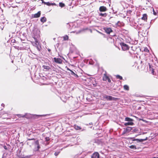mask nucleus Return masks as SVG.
Returning <instances> with one entry per match:
<instances>
[{
  "mask_svg": "<svg viewBox=\"0 0 158 158\" xmlns=\"http://www.w3.org/2000/svg\"><path fill=\"white\" fill-rule=\"evenodd\" d=\"M28 140L29 141H33L32 143H34V150L37 152V153L40 152L39 150L40 148V147L39 144V140H36L35 141V139L34 138L28 139Z\"/></svg>",
  "mask_w": 158,
  "mask_h": 158,
  "instance_id": "f257e3e1",
  "label": "nucleus"
},
{
  "mask_svg": "<svg viewBox=\"0 0 158 158\" xmlns=\"http://www.w3.org/2000/svg\"><path fill=\"white\" fill-rule=\"evenodd\" d=\"M129 139L130 141H132V143H135L137 145H139V143H142L144 141L147 140L148 139V138L146 137L144 139H136L135 137H130L129 138Z\"/></svg>",
  "mask_w": 158,
  "mask_h": 158,
  "instance_id": "f03ea898",
  "label": "nucleus"
},
{
  "mask_svg": "<svg viewBox=\"0 0 158 158\" xmlns=\"http://www.w3.org/2000/svg\"><path fill=\"white\" fill-rule=\"evenodd\" d=\"M31 42L33 46L36 48L39 52H41L42 48L41 46V43L39 40H35L34 41H31Z\"/></svg>",
  "mask_w": 158,
  "mask_h": 158,
  "instance_id": "7ed1b4c3",
  "label": "nucleus"
},
{
  "mask_svg": "<svg viewBox=\"0 0 158 158\" xmlns=\"http://www.w3.org/2000/svg\"><path fill=\"white\" fill-rule=\"evenodd\" d=\"M71 106L74 109H76L78 108L80 106V103L78 100L76 99L75 100H73L71 104Z\"/></svg>",
  "mask_w": 158,
  "mask_h": 158,
  "instance_id": "20e7f679",
  "label": "nucleus"
},
{
  "mask_svg": "<svg viewBox=\"0 0 158 158\" xmlns=\"http://www.w3.org/2000/svg\"><path fill=\"white\" fill-rule=\"evenodd\" d=\"M120 45L122 47V50L123 51L128 50L129 48V46L124 43H120Z\"/></svg>",
  "mask_w": 158,
  "mask_h": 158,
  "instance_id": "39448f33",
  "label": "nucleus"
},
{
  "mask_svg": "<svg viewBox=\"0 0 158 158\" xmlns=\"http://www.w3.org/2000/svg\"><path fill=\"white\" fill-rule=\"evenodd\" d=\"M104 142L103 139L99 138L95 139L94 143L98 145H102Z\"/></svg>",
  "mask_w": 158,
  "mask_h": 158,
  "instance_id": "423d86ee",
  "label": "nucleus"
},
{
  "mask_svg": "<svg viewBox=\"0 0 158 158\" xmlns=\"http://www.w3.org/2000/svg\"><path fill=\"white\" fill-rule=\"evenodd\" d=\"M53 61L54 62L58 64H61L62 62V60L60 58L56 57L54 58Z\"/></svg>",
  "mask_w": 158,
  "mask_h": 158,
  "instance_id": "0eeeda50",
  "label": "nucleus"
},
{
  "mask_svg": "<svg viewBox=\"0 0 158 158\" xmlns=\"http://www.w3.org/2000/svg\"><path fill=\"white\" fill-rule=\"evenodd\" d=\"M115 25L116 27H121L124 26V24L122 22L118 21L116 22Z\"/></svg>",
  "mask_w": 158,
  "mask_h": 158,
  "instance_id": "6e6552de",
  "label": "nucleus"
},
{
  "mask_svg": "<svg viewBox=\"0 0 158 158\" xmlns=\"http://www.w3.org/2000/svg\"><path fill=\"white\" fill-rule=\"evenodd\" d=\"M75 72L76 73V71L75 70L73 71L72 70L70 71V73H69V74L70 75L72 76L73 77L77 78L78 76L77 74L75 73Z\"/></svg>",
  "mask_w": 158,
  "mask_h": 158,
  "instance_id": "1a4fd4ad",
  "label": "nucleus"
},
{
  "mask_svg": "<svg viewBox=\"0 0 158 158\" xmlns=\"http://www.w3.org/2000/svg\"><path fill=\"white\" fill-rule=\"evenodd\" d=\"M110 22L112 24L115 23V24L116 23L117 21V18L115 17H110Z\"/></svg>",
  "mask_w": 158,
  "mask_h": 158,
  "instance_id": "9d476101",
  "label": "nucleus"
},
{
  "mask_svg": "<svg viewBox=\"0 0 158 158\" xmlns=\"http://www.w3.org/2000/svg\"><path fill=\"white\" fill-rule=\"evenodd\" d=\"M99 155L98 152H94L91 156L92 158H99Z\"/></svg>",
  "mask_w": 158,
  "mask_h": 158,
  "instance_id": "9b49d317",
  "label": "nucleus"
},
{
  "mask_svg": "<svg viewBox=\"0 0 158 158\" xmlns=\"http://www.w3.org/2000/svg\"><path fill=\"white\" fill-rule=\"evenodd\" d=\"M139 131L137 128L135 127H132V129L131 131V133H137Z\"/></svg>",
  "mask_w": 158,
  "mask_h": 158,
  "instance_id": "f8f14e48",
  "label": "nucleus"
},
{
  "mask_svg": "<svg viewBox=\"0 0 158 158\" xmlns=\"http://www.w3.org/2000/svg\"><path fill=\"white\" fill-rule=\"evenodd\" d=\"M74 128L77 130H81V131H83L85 130L84 129H82L80 127L77 126V125H74Z\"/></svg>",
  "mask_w": 158,
  "mask_h": 158,
  "instance_id": "ddd939ff",
  "label": "nucleus"
},
{
  "mask_svg": "<svg viewBox=\"0 0 158 158\" xmlns=\"http://www.w3.org/2000/svg\"><path fill=\"white\" fill-rule=\"evenodd\" d=\"M112 31H113L112 30V29L110 28H109V39H113V40H114V38H112V37H110V36L112 37L114 36L115 35L114 34H110L112 32Z\"/></svg>",
  "mask_w": 158,
  "mask_h": 158,
  "instance_id": "4468645a",
  "label": "nucleus"
},
{
  "mask_svg": "<svg viewBox=\"0 0 158 158\" xmlns=\"http://www.w3.org/2000/svg\"><path fill=\"white\" fill-rule=\"evenodd\" d=\"M40 155H39V156L41 158H44L46 154L45 152H40Z\"/></svg>",
  "mask_w": 158,
  "mask_h": 158,
  "instance_id": "2eb2a0df",
  "label": "nucleus"
},
{
  "mask_svg": "<svg viewBox=\"0 0 158 158\" xmlns=\"http://www.w3.org/2000/svg\"><path fill=\"white\" fill-rule=\"evenodd\" d=\"M148 65L149 66V68L150 69V71H152V73L153 75H154V72L155 71H154V69H153L152 66L150 64V63H148Z\"/></svg>",
  "mask_w": 158,
  "mask_h": 158,
  "instance_id": "dca6fc26",
  "label": "nucleus"
},
{
  "mask_svg": "<svg viewBox=\"0 0 158 158\" xmlns=\"http://www.w3.org/2000/svg\"><path fill=\"white\" fill-rule=\"evenodd\" d=\"M147 17L148 16L146 14H143V17H142L141 19L143 20L147 21Z\"/></svg>",
  "mask_w": 158,
  "mask_h": 158,
  "instance_id": "f3484780",
  "label": "nucleus"
},
{
  "mask_svg": "<svg viewBox=\"0 0 158 158\" xmlns=\"http://www.w3.org/2000/svg\"><path fill=\"white\" fill-rule=\"evenodd\" d=\"M45 5H47L50 6H56V4L55 3H50V2H45Z\"/></svg>",
  "mask_w": 158,
  "mask_h": 158,
  "instance_id": "a211bd4d",
  "label": "nucleus"
},
{
  "mask_svg": "<svg viewBox=\"0 0 158 158\" xmlns=\"http://www.w3.org/2000/svg\"><path fill=\"white\" fill-rule=\"evenodd\" d=\"M41 15L40 11L38 12L37 13L35 14L34 15V18H37L40 16Z\"/></svg>",
  "mask_w": 158,
  "mask_h": 158,
  "instance_id": "6ab92c4d",
  "label": "nucleus"
},
{
  "mask_svg": "<svg viewBox=\"0 0 158 158\" xmlns=\"http://www.w3.org/2000/svg\"><path fill=\"white\" fill-rule=\"evenodd\" d=\"M106 10V8L104 6H100L99 8V10L100 11H105Z\"/></svg>",
  "mask_w": 158,
  "mask_h": 158,
  "instance_id": "aec40b11",
  "label": "nucleus"
},
{
  "mask_svg": "<svg viewBox=\"0 0 158 158\" xmlns=\"http://www.w3.org/2000/svg\"><path fill=\"white\" fill-rule=\"evenodd\" d=\"M125 121H128V122H133V119L129 117H126L125 118Z\"/></svg>",
  "mask_w": 158,
  "mask_h": 158,
  "instance_id": "412c9836",
  "label": "nucleus"
},
{
  "mask_svg": "<svg viewBox=\"0 0 158 158\" xmlns=\"http://www.w3.org/2000/svg\"><path fill=\"white\" fill-rule=\"evenodd\" d=\"M103 80L104 81H106L107 80L109 81V76H106V74H104V76L103 77Z\"/></svg>",
  "mask_w": 158,
  "mask_h": 158,
  "instance_id": "4be33fe9",
  "label": "nucleus"
},
{
  "mask_svg": "<svg viewBox=\"0 0 158 158\" xmlns=\"http://www.w3.org/2000/svg\"><path fill=\"white\" fill-rule=\"evenodd\" d=\"M103 99L104 100H109V96L107 95H106L105 94H104L102 95Z\"/></svg>",
  "mask_w": 158,
  "mask_h": 158,
  "instance_id": "5701e85b",
  "label": "nucleus"
},
{
  "mask_svg": "<svg viewBox=\"0 0 158 158\" xmlns=\"http://www.w3.org/2000/svg\"><path fill=\"white\" fill-rule=\"evenodd\" d=\"M42 67L44 68V69H45L46 71H49L51 69L50 67L48 66L44 65Z\"/></svg>",
  "mask_w": 158,
  "mask_h": 158,
  "instance_id": "b1692460",
  "label": "nucleus"
},
{
  "mask_svg": "<svg viewBox=\"0 0 158 158\" xmlns=\"http://www.w3.org/2000/svg\"><path fill=\"white\" fill-rule=\"evenodd\" d=\"M138 40H131L130 43L132 44L136 45L138 43Z\"/></svg>",
  "mask_w": 158,
  "mask_h": 158,
  "instance_id": "393cba45",
  "label": "nucleus"
},
{
  "mask_svg": "<svg viewBox=\"0 0 158 158\" xmlns=\"http://www.w3.org/2000/svg\"><path fill=\"white\" fill-rule=\"evenodd\" d=\"M134 124L133 123V122H127V123H124V125L125 126H127L128 125H133Z\"/></svg>",
  "mask_w": 158,
  "mask_h": 158,
  "instance_id": "a878e982",
  "label": "nucleus"
},
{
  "mask_svg": "<svg viewBox=\"0 0 158 158\" xmlns=\"http://www.w3.org/2000/svg\"><path fill=\"white\" fill-rule=\"evenodd\" d=\"M88 62L90 64L93 65L94 63V62L92 59H90L89 60L88 59L87 62Z\"/></svg>",
  "mask_w": 158,
  "mask_h": 158,
  "instance_id": "bb28decb",
  "label": "nucleus"
},
{
  "mask_svg": "<svg viewBox=\"0 0 158 158\" xmlns=\"http://www.w3.org/2000/svg\"><path fill=\"white\" fill-rule=\"evenodd\" d=\"M126 130L127 131L128 133L129 132H131V130L132 129V127H126Z\"/></svg>",
  "mask_w": 158,
  "mask_h": 158,
  "instance_id": "cd10ccee",
  "label": "nucleus"
},
{
  "mask_svg": "<svg viewBox=\"0 0 158 158\" xmlns=\"http://www.w3.org/2000/svg\"><path fill=\"white\" fill-rule=\"evenodd\" d=\"M46 18L45 17H43L41 18L40 21L43 23H44L46 22Z\"/></svg>",
  "mask_w": 158,
  "mask_h": 158,
  "instance_id": "c85d7f7f",
  "label": "nucleus"
},
{
  "mask_svg": "<svg viewBox=\"0 0 158 158\" xmlns=\"http://www.w3.org/2000/svg\"><path fill=\"white\" fill-rule=\"evenodd\" d=\"M124 89L125 90H129V87L127 85H125L123 86Z\"/></svg>",
  "mask_w": 158,
  "mask_h": 158,
  "instance_id": "c756f323",
  "label": "nucleus"
},
{
  "mask_svg": "<svg viewBox=\"0 0 158 158\" xmlns=\"http://www.w3.org/2000/svg\"><path fill=\"white\" fill-rule=\"evenodd\" d=\"M129 147L131 148V149H136L137 148L136 147V146L134 145H131L130 146H129Z\"/></svg>",
  "mask_w": 158,
  "mask_h": 158,
  "instance_id": "7c9ffc66",
  "label": "nucleus"
},
{
  "mask_svg": "<svg viewBox=\"0 0 158 158\" xmlns=\"http://www.w3.org/2000/svg\"><path fill=\"white\" fill-rule=\"evenodd\" d=\"M116 77L117 79H119L120 80H123V77L119 75H116Z\"/></svg>",
  "mask_w": 158,
  "mask_h": 158,
  "instance_id": "2f4dec72",
  "label": "nucleus"
},
{
  "mask_svg": "<svg viewBox=\"0 0 158 158\" xmlns=\"http://www.w3.org/2000/svg\"><path fill=\"white\" fill-rule=\"evenodd\" d=\"M27 114H26L25 115H22L21 114H18V115H17L19 117H22L23 118V117L27 118Z\"/></svg>",
  "mask_w": 158,
  "mask_h": 158,
  "instance_id": "473e14b6",
  "label": "nucleus"
},
{
  "mask_svg": "<svg viewBox=\"0 0 158 158\" xmlns=\"http://www.w3.org/2000/svg\"><path fill=\"white\" fill-rule=\"evenodd\" d=\"M59 6L61 7H63L65 6V5L64 3L62 2H60L59 3Z\"/></svg>",
  "mask_w": 158,
  "mask_h": 158,
  "instance_id": "72a5a7b5",
  "label": "nucleus"
},
{
  "mask_svg": "<svg viewBox=\"0 0 158 158\" xmlns=\"http://www.w3.org/2000/svg\"><path fill=\"white\" fill-rule=\"evenodd\" d=\"M103 29L106 32L107 34H109V28H104Z\"/></svg>",
  "mask_w": 158,
  "mask_h": 158,
  "instance_id": "f704fd0d",
  "label": "nucleus"
},
{
  "mask_svg": "<svg viewBox=\"0 0 158 158\" xmlns=\"http://www.w3.org/2000/svg\"><path fill=\"white\" fill-rule=\"evenodd\" d=\"M61 38H63L64 40H68L69 39V37L67 35H65L63 37H61Z\"/></svg>",
  "mask_w": 158,
  "mask_h": 158,
  "instance_id": "c9c22d12",
  "label": "nucleus"
},
{
  "mask_svg": "<svg viewBox=\"0 0 158 158\" xmlns=\"http://www.w3.org/2000/svg\"><path fill=\"white\" fill-rule=\"evenodd\" d=\"M106 15H106V13H103V14L101 13L99 14L100 16H103V17H106Z\"/></svg>",
  "mask_w": 158,
  "mask_h": 158,
  "instance_id": "e433bc0d",
  "label": "nucleus"
},
{
  "mask_svg": "<svg viewBox=\"0 0 158 158\" xmlns=\"http://www.w3.org/2000/svg\"><path fill=\"white\" fill-rule=\"evenodd\" d=\"M31 155H27V156H23V157H21V158H30L31 156Z\"/></svg>",
  "mask_w": 158,
  "mask_h": 158,
  "instance_id": "4c0bfd02",
  "label": "nucleus"
},
{
  "mask_svg": "<svg viewBox=\"0 0 158 158\" xmlns=\"http://www.w3.org/2000/svg\"><path fill=\"white\" fill-rule=\"evenodd\" d=\"M124 130L123 132V134H125L127 133L128 132L126 130V128H124Z\"/></svg>",
  "mask_w": 158,
  "mask_h": 158,
  "instance_id": "58836bf2",
  "label": "nucleus"
},
{
  "mask_svg": "<svg viewBox=\"0 0 158 158\" xmlns=\"http://www.w3.org/2000/svg\"><path fill=\"white\" fill-rule=\"evenodd\" d=\"M45 140L46 142H48L50 140V138L49 137H46L45 138Z\"/></svg>",
  "mask_w": 158,
  "mask_h": 158,
  "instance_id": "ea45409f",
  "label": "nucleus"
},
{
  "mask_svg": "<svg viewBox=\"0 0 158 158\" xmlns=\"http://www.w3.org/2000/svg\"><path fill=\"white\" fill-rule=\"evenodd\" d=\"M60 153V152H56L54 153V155L55 156H56L59 155V154Z\"/></svg>",
  "mask_w": 158,
  "mask_h": 158,
  "instance_id": "a19ab883",
  "label": "nucleus"
},
{
  "mask_svg": "<svg viewBox=\"0 0 158 158\" xmlns=\"http://www.w3.org/2000/svg\"><path fill=\"white\" fill-rule=\"evenodd\" d=\"M10 40H11V42L12 43H15L16 42V40H8V41H7V42H10Z\"/></svg>",
  "mask_w": 158,
  "mask_h": 158,
  "instance_id": "79ce46f5",
  "label": "nucleus"
},
{
  "mask_svg": "<svg viewBox=\"0 0 158 158\" xmlns=\"http://www.w3.org/2000/svg\"><path fill=\"white\" fill-rule=\"evenodd\" d=\"M27 144H28V145H30L29 144H30V143H31L32 144V142H33V141H28V140H27Z\"/></svg>",
  "mask_w": 158,
  "mask_h": 158,
  "instance_id": "37998d69",
  "label": "nucleus"
},
{
  "mask_svg": "<svg viewBox=\"0 0 158 158\" xmlns=\"http://www.w3.org/2000/svg\"><path fill=\"white\" fill-rule=\"evenodd\" d=\"M114 98L112 96H109V100H112L114 99Z\"/></svg>",
  "mask_w": 158,
  "mask_h": 158,
  "instance_id": "c03bdc74",
  "label": "nucleus"
},
{
  "mask_svg": "<svg viewBox=\"0 0 158 158\" xmlns=\"http://www.w3.org/2000/svg\"><path fill=\"white\" fill-rule=\"evenodd\" d=\"M153 14L155 15H157V13H156L154 9L153 8Z\"/></svg>",
  "mask_w": 158,
  "mask_h": 158,
  "instance_id": "a18cd8bd",
  "label": "nucleus"
},
{
  "mask_svg": "<svg viewBox=\"0 0 158 158\" xmlns=\"http://www.w3.org/2000/svg\"><path fill=\"white\" fill-rule=\"evenodd\" d=\"M60 44V43H59V42L57 43V44L56 45V46L57 47H58L59 46Z\"/></svg>",
  "mask_w": 158,
  "mask_h": 158,
  "instance_id": "49530a36",
  "label": "nucleus"
},
{
  "mask_svg": "<svg viewBox=\"0 0 158 158\" xmlns=\"http://www.w3.org/2000/svg\"><path fill=\"white\" fill-rule=\"evenodd\" d=\"M46 115H37V116L39 117H43V116H45Z\"/></svg>",
  "mask_w": 158,
  "mask_h": 158,
  "instance_id": "de8ad7c7",
  "label": "nucleus"
},
{
  "mask_svg": "<svg viewBox=\"0 0 158 158\" xmlns=\"http://www.w3.org/2000/svg\"><path fill=\"white\" fill-rule=\"evenodd\" d=\"M144 51L145 52H149V50H148V49L147 48H145V49H144Z\"/></svg>",
  "mask_w": 158,
  "mask_h": 158,
  "instance_id": "09e8293b",
  "label": "nucleus"
},
{
  "mask_svg": "<svg viewBox=\"0 0 158 158\" xmlns=\"http://www.w3.org/2000/svg\"><path fill=\"white\" fill-rule=\"evenodd\" d=\"M3 147L4 149H5L6 150H7L8 149L7 148L6 146H4Z\"/></svg>",
  "mask_w": 158,
  "mask_h": 158,
  "instance_id": "8fccbe9b",
  "label": "nucleus"
},
{
  "mask_svg": "<svg viewBox=\"0 0 158 158\" xmlns=\"http://www.w3.org/2000/svg\"><path fill=\"white\" fill-rule=\"evenodd\" d=\"M48 51L49 52H51V50L50 49H49V48H48Z\"/></svg>",
  "mask_w": 158,
  "mask_h": 158,
  "instance_id": "3c124183",
  "label": "nucleus"
},
{
  "mask_svg": "<svg viewBox=\"0 0 158 158\" xmlns=\"http://www.w3.org/2000/svg\"><path fill=\"white\" fill-rule=\"evenodd\" d=\"M67 70H69V71L70 72V71H71L72 70L70 69L69 68H67Z\"/></svg>",
  "mask_w": 158,
  "mask_h": 158,
  "instance_id": "603ef678",
  "label": "nucleus"
},
{
  "mask_svg": "<svg viewBox=\"0 0 158 158\" xmlns=\"http://www.w3.org/2000/svg\"><path fill=\"white\" fill-rule=\"evenodd\" d=\"M1 106H3V107H4V104L3 103H2V104H1Z\"/></svg>",
  "mask_w": 158,
  "mask_h": 158,
  "instance_id": "864d4df0",
  "label": "nucleus"
},
{
  "mask_svg": "<svg viewBox=\"0 0 158 158\" xmlns=\"http://www.w3.org/2000/svg\"><path fill=\"white\" fill-rule=\"evenodd\" d=\"M5 157L4 156V154H3L2 158H5Z\"/></svg>",
  "mask_w": 158,
  "mask_h": 158,
  "instance_id": "5fc2aeb1",
  "label": "nucleus"
},
{
  "mask_svg": "<svg viewBox=\"0 0 158 158\" xmlns=\"http://www.w3.org/2000/svg\"><path fill=\"white\" fill-rule=\"evenodd\" d=\"M116 47H117V48H118L119 50H120V48H119V47H117L116 46Z\"/></svg>",
  "mask_w": 158,
  "mask_h": 158,
  "instance_id": "6e6d98bb",
  "label": "nucleus"
},
{
  "mask_svg": "<svg viewBox=\"0 0 158 158\" xmlns=\"http://www.w3.org/2000/svg\"><path fill=\"white\" fill-rule=\"evenodd\" d=\"M141 120H142V121H143V122H145V120H143V119H142Z\"/></svg>",
  "mask_w": 158,
  "mask_h": 158,
  "instance_id": "4d7b16f0",
  "label": "nucleus"
},
{
  "mask_svg": "<svg viewBox=\"0 0 158 158\" xmlns=\"http://www.w3.org/2000/svg\"><path fill=\"white\" fill-rule=\"evenodd\" d=\"M111 81L110 80V79H109V83Z\"/></svg>",
  "mask_w": 158,
  "mask_h": 158,
  "instance_id": "13d9d810",
  "label": "nucleus"
},
{
  "mask_svg": "<svg viewBox=\"0 0 158 158\" xmlns=\"http://www.w3.org/2000/svg\"><path fill=\"white\" fill-rule=\"evenodd\" d=\"M157 74H158V70L157 71Z\"/></svg>",
  "mask_w": 158,
  "mask_h": 158,
  "instance_id": "bf43d9fd",
  "label": "nucleus"
},
{
  "mask_svg": "<svg viewBox=\"0 0 158 158\" xmlns=\"http://www.w3.org/2000/svg\"><path fill=\"white\" fill-rule=\"evenodd\" d=\"M137 135H135V137H136Z\"/></svg>",
  "mask_w": 158,
  "mask_h": 158,
  "instance_id": "052dcab7",
  "label": "nucleus"
},
{
  "mask_svg": "<svg viewBox=\"0 0 158 158\" xmlns=\"http://www.w3.org/2000/svg\"><path fill=\"white\" fill-rule=\"evenodd\" d=\"M109 133L110 132V130H109Z\"/></svg>",
  "mask_w": 158,
  "mask_h": 158,
  "instance_id": "680f3d73",
  "label": "nucleus"
},
{
  "mask_svg": "<svg viewBox=\"0 0 158 158\" xmlns=\"http://www.w3.org/2000/svg\"><path fill=\"white\" fill-rule=\"evenodd\" d=\"M21 41H24V40H21Z\"/></svg>",
  "mask_w": 158,
  "mask_h": 158,
  "instance_id": "e2e57ef3",
  "label": "nucleus"
},
{
  "mask_svg": "<svg viewBox=\"0 0 158 158\" xmlns=\"http://www.w3.org/2000/svg\"><path fill=\"white\" fill-rule=\"evenodd\" d=\"M34 39H35V40H36V38H34Z\"/></svg>",
  "mask_w": 158,
  "mask_h": 158,
  "instance_id": "0e129e2a",
  "label": "nucleus"
},
{
  "mask_svg": "<svg viewBox=\"0 0 158 158\" xmlns=\"http://www.w3.org/2000/svg\"><path fill=\"white\" fill-rule=\"evenodd\" d=\"M115 16L116 17V15H115Z\"/></svg>",
  "mask_w": 158,
  "mask_h": 158,
  "instance_id": "69168bd1",
  "label": "nucleus"
}]
</instances>
